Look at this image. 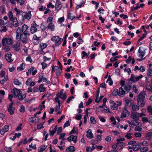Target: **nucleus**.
Instances as JSON below:
<instances>
[{"label":"nucleus","instance_id":"1","mask_svg":"<svg viewBox=\"0 0 152 152\" xmlns=\"http://www.w3.org/2000/svg\"><path fill=\"white\" fill-rule=\"evenodd\" d=\"M16 39L18 41H21L23 44H26L28 42V39L27 36L23 34H22L21 29L20 27H18L16 32Z\"/></svg>","mask_w":152,"mask_h":152},{"label":"nucleus","instance_id":"2","mask_svg":"<svg viewBox=\"0 0 152 152\" xmlns=\"http://www.w3.org/2000/svg\"><path fill=\"white\" fill-rule=\"evenodd\" d=\"M146 93L143 91L138 95L137 98V102L138 105L141 107H144L145 104V96Z\"/></svg>","mask_w":152,"mask_h":152},{"label":"nucleus","instance_id":"3","mask_svg":"<svg viewBox=\"0 0 152 152\" xmlns=\"http://www.w3.org/2000/svg\"><path fill=\"white\" fill-rule=\"evenodd\" d=\"M131 87L128 84H126L124 86H123L119 88V92L118 94L119 95L123 97L125 95L126 92H128L130 90Z\"/></svg>","mask_w":152,"mask_h":152},{"label":"nucleus","instance_id":"4","mask_svg":"<svg viewBox=\"0 0 152 152\" xmlns=\"http://www.w3.org/2000/svg\"><path fill=\"white\" fill-rule=\"evenodd\" d=\"M12 40L10 38H4L2 39V45L4 46H7V45H10L12 44Z\"/></svg>","mask_w":152,"mask_h":152},{"label":"nucleus","instance_id":"5","mask_svg":"<svg viewBox=\"0 0 152 152\" xmlns=\"http://www.w3.org/2000/svg\"><path fill=\"white\" fill-rule=\"evenodd\" d=\"M51 40L56 43L55 46H58L61 42V39L57 36L53 37L51 39Z\"/></svg>","mask_w":152,"mask_h":152},{"label":"nucleus","instance_id":"6","mask_svg":"<svg viewBox=\"0 0 152 152\" xmlns=\"http://www.w3.org/2000/svg\"><path fill=\"white\" fill-rule=\"evenodd\" d=\"M142 77V76L141 75L139 76L136 77V76L132 74L131 75L129 80L130 81L135 82L139 80Z\"/></svg>","mask_w":152,"mask_h":152},{"label":"nucleus","instance_id":"7","mask_svg":"<svg viewBox=\"0 0 152 152\" xmlns=\"http://www.w3.org/2000/svg\"><path fill=\"white\" fill-rule=\"evenodd\" d=\"M129 115V112L125 107L124 108L123 112L121 113V118H124L128 116Z\"/></svg>","mask_w":152,"mask_h":152},{"label":"nucleus","instance_id":"8","mask_svg":"<svg viewBox=\"0 0 152 152\" xmlns=\"http://www.w3.org/2000/svg\"><path fill=\"white\" fill-rule=\"evenodd\" d=\"M13 104V102H11L9 105V108L8 109V112L10 115H12L14 113L15 108L12 107Z\"/></svg>","mask_w":152,"mask_h":152},{"label":"nucleus","instance_id":"9","mask_svg":"<svg viewBox=\"0 0 152 152\" xmlns=\"http://www.w3.org/2000/svg\"><path fill=\"white\" fill-rule=\"evenodd\" d=\"M139 113H137L136 112L133 111L131 112V117L133 119L137 120L138 119Z\"/></svg>","mask_w":152,"mask_h":152},{"label":"nucleus","instance_id":"10","mask_svg":"<svg viewBox=\"0 0 152 152\" xmlns=\"http://www.w3.org/2000/svg\"><path fill=\"white\" fill-rule=\"evenodd\" d=\"M9 126L8 125H6L4 127L2 128L0 131V133L1 135H3L4 133L7 132L9 129Z\"/></svg>","mask_w":152,"mask_h":152},{"label":"nucleus","instance_id":"11","mask_svg":"<svg viewBox=\"0 0 152 152\" xmlns=\"http://www.w3.org/2000/svg\"><path fill=\"white\" fill-rule=\"evenodd\" d=\"M23 13H24V16L21 15L23 18H25L27 19H29L31 18V15L30 11H29L27 13L23 12Z\"/></svg>","mask_w":152,"mask_h":152},{"label":"nucleus","instance_id":"12","mask_svg":"<svg viewBox=\"0 0 152 152\" xmlns=\"http://www.w3.org/2000/svg\"><path fill=\"white\" fill-rule=\"evenodd\" d=\"M62 7V5L61 4V3L58 0H57L56 4L55 6V10L58 11L60 10Z\"/></svg>","mask_w":152,"mask_h":152},{"label":"nucleus","instance_id":"13","mask_svg":"<svg viewBox=\"0 0 152 152\" xmlns=\"http://www.w3.org/2000/svg\"><path fill=\"white\" fill-rule=\"evenodd\" d=\"M12 55L11 53L5 55V59L8 62L10 63L13 61V60L11 58Z\"/></svg>","mask_w":152,"mask_h":152},{"label":"nucleus","instance_id":"14","mask_svg":"<svg viewBox=\"0 0 152 152\" xmlns=\"http://www.w3.org/2000/svg\"><path fill=\"white\" fill-rule=\"evenodd\" d=\"M14 94V95L16 97L18 96L20 93L21 91L16 88H15L12 90L11 91Z\"/></svg>","mask_w":152,"mask_h":152},{"label":"nucleus","instance_id":"15","mask_svg":"<svg viewBox=\"0 0 152 152\" xmlns=\"http://www.w3.org/2000/svg\"><path fill=\"white\" fill-rule=\"evenodd\" d=\"M26 96V95L25 93L21 92L18 95V98L19 100H22L25 98Z\"/></svg>","mask_w":152,"mask_h":152},{"label":"nucleus","instance_id":"16","mask_svg":"<svg viewBox=\"0 0 152 152\" xmlns=\"http://www.w3.org/2000/svg\"><path fill=\"white\" fill-rule=\"evenodd\" d=\"M86 133L87 134L86 136L88 138L92 139L93 138V135L91 133V129H88L86 132Z\"/></svg>","mask_w":152,"mask_h":152},{"label":"nucleus","instance_id":"17","mask_svg":"<svg viewBox=\"0 0 152 152\" xmlns=\"http://www.w3.org/2000/svg\"><path fill=\"white\" fill-rule=\"evenodd\" d=\"M75 148L73 146H70L68 147L66 149L67 152H74Z\"/></svg>","mask_w":152,"mask_h":152},{"label":"nucleus","instance_id":"18","mask_svg":"<svg viewBox=\"0 0 152 152\" xmlns=\"http://www.w3.org/2000/svg\"><path fill=\"white\" fill-rule=\"evenodd\" d=\"M37 31V29L36 27L35 26H34V25H32L31 24V27L30 28L31 33V34H33L36 32Z\"/></svg>","mask_w":152,"mask_h":152},{"label":"nucleus","instance_id":"19","mask_svg":"<svg viewBox=\"0 0 152 152\" xmlns=\"http://www.w3.org/2000/svg\"><path fill=\"white\" fill-rule=\"evenodd\" d=\"M132 122L133 124L136 126H140V127L141 125V124L139 122H137L136 121V120H132Z\"/></svg>","mask_w":152,"mask_h":152},{"label":"nucleus","instance_id":"20","mask_svg":"<svg viewBox=\"0 0 152 152\" xmlns=\"http://www.w3.org/2000/svg\"><path fill=\"white\" fill-rule=\"evenodd\" d=\"M118 149L120 150H122L123 149V145H124V143L123 142H117Z\"/></svg>","mask_w":152,"mask_h":152},{"label":"nucleus","instance_id":"21","mask_svg":"<svg viewBox=\"0 0 152 152\" xmlns=\"http://www.w3.org/2000/svg\"><path fill=\"white\" fill-rule=\"evenodd\" d=\"M12 25L13 26L15 27H17L18 26V21L16 18H14V19L12 20Z\"/></svg>","mask_w":152,"mask_h":152},{"label":"nucleus","instance_id":"22","mask_svg":"<svg viewBox=\"0 0 152 152\" xmlns=\"http://www.w3.org/2000/svg\"><path fill=\"white\" fill-rule=\"evenodd\" d=\"M47 27L48 28L50 29L52 31L54 30V25L53 23L52 22H50V23L48 24Z\"/></svg>","mask_w":152,"mask_h":152},{"label":"nucleus","instance_id":"23","mask_svg":"<svg viewBox=\"0 0 152 152\" xmlns=\"http://www.w3.org/2000/svg\"><path fill=\"white\" fill-rule=\"evenodd\" d=\"M141 148V146L139 144L134 145L132 146V148L134 151H137Z\"/></svg>","mask_w":152,"mask_h":152},{"label":"nucleus","instance_id":"24","mask_svg":"<svg viewBox=\"0 0 152 152\" xmlns=\"http://www.w3.org/2000/svg\"><path fill=\"white\" fill-rule=\"evenodd\" d=\"M125 101L126 102V106L129 107L131 105L132 102L129 99H128L127 98H126L125 99Z\"/></svg>","mask_w":152,"mask_h":152},{"label":"nucleus","instance_id":"25","mask_svg":"<svg viewBox=\"0 0 152 152\" xmlns=\"http://www.w3.org/2000/svg\"><path fill=\"white\" fill-rule=\"evenodd\" d=\"M14 10L16 12V15H23L24 16V13H23V12L22 11L18 10L17 8H14Z\"/></svg>","mask_w":152,"mask_h":152},{"label":"nucleus","instance_id":"26","mask_svg":"<svg viewBox=\"0 0 152 152\" xmlns=\"http://www.w3.org/2000/svg\"><path fill=\"white\" fill-rule=\"evenodd\" d=\"M60 105L59 106V105H58V106L56 105L55 108V111L57 112V113L58 114H60L62 112V111L60 110Z\"/></svg>","mask_w":152,"mask_h":152},{"label":"nucleus","instance_id":"27","mask_svg":"<svg viewBox=\"0 0 152 152\" xmlns=\"http://www.w3.org/2000/svg\"><path fill=\"white\" fill-rule=\"evenodd\" d=\"M25 65L24 63L21 64L20 66L17 67V70L18 71H21L24 69L25 68Z\"/></svg>","mask_w":152,"mask_h":152},{"label":"nucleus","instance_id":"28","mask_svg":"<svg viewBox=\"0 0 152 152\" xmlns=\"http://www.w3.org/2000/svg\"><path fill=\"white\" fill-rule=\"evenodd\" d=\"M15 50L16 51H18L20 48V45L19 42L17 43L14 46Z\"/></svg>","mask_w":152,"mask_h":152},{"label":"nucleus","instance_id":"29","mask_svg":"<svg viewBox=\"0 0 152 152\" xmlns=\"http://www.w3.org/2000/svg\"><path fill=\"white\" fill-rule=\"evenodd\" d=\"M76 137L75 136H74V135H71L67 139V140H69V141L71 142V141H72L74 142L75 143L77 141L75 140H72V138H76Z\"/></svg>","mask_w":152,"mask_h":152},{"label":"nucleus","instance_id":"30","mask_svg":"<svg viewBox=\"0 0 152 152\" xmlns=\"http://www.w3.org/2000/svg\"><path fill=\"white\" fill-rule=\"evenodd\" d=\"M28 26L25 24H24L22 26L21 28V32L22 33L25 32L28 28Z\"/></svg>","mask_w":152,"mask_h":152},{"label":"nucleus","instance_id":"31","mask_svg":"<svg viewBox=\"0 0 152 152\" xmlns=\"http://www.w3.org/2000/svg\"><path fill=\"white\" fill-rule=\"evenodd\" d=\"M138 52L139 53V56L141 58H142L145 55V53L142 51L140 50V48L138 50Z\"/></svg>","mask_w":152,"mask_h":152},{"label":"nucleus","instance_id":"32","mask_svg":"<svg viewBox=\"0 0 152 152\" xmlns=\"http://www.w3.org/2000/svg\"><path fill=\"white\" fill-rule=\"evenodd\" d=\"M132 108L133 110L135 111L138 110L139 109V107L138 105L136 104H133L132 105Z\"/></svg>","mask_w":152,"mask_h":152},{"label":"nucleus","instance_id":"33","mask_svg":"<svg viewBox=\"0 0 152 152\" xmlns=\"http://www.w3.org/2000/svg\"><path fill=\"white\" fill-rule=\"evenodd\" d=\"M9 17L10 21H12L13 19H14L12 11H10L9 12Z\"/></svg>","mask_w":152,"mask_h":152},{"label":"nucleus","instance_id":"34","mask_svg":"<svg viewBox=\"0 0 152 152\" xmlns=\"http://www.w3.org/2000/svg\"><path fill=\"white\" fill-rule=\"evenodd\" d=\"M107 82L109 84L110 86H111L113 84V82L112 80V79L110 77V75L109 76L108 78L107 81Z\"/></svg>","mask_w":152,"mask_h":152},{"label":"nucleus","instance_id":"35","mask_svg":"<svg viewBox=\"0 0 152 152\" xmlns=\"http://www.w3.org/2000/svg\"><path fill=\"white\" fill-rule=\"evenodd\" d=\"M47 146L45 145H42L40 149L39 150V152H42L44 151L46 149Z\"/></svg>","mask_w":152,"mask_h":152},{"label":"nucleus","instance_id":"36","mask_svg":"<svg viewBox=\"0 0 152 152\" xmlns=\"http://www.w3.org/2000/svg\"><path fill=\"white\" fill-rule=\"evenodd\" d=\"M44 85L43 84H41L39 86V91L40 92H44L45 90V88H44Z\"/></svg>","mask_w":152,"mask_h":152},{"label":"nucleus","instance_id":"37","mask_svg":"<svg viewBox=\"0 0 152 152\" xmlns=\"http://www.w3.org/2000/svg\"><path fill=\"white\" fill-rule=\"evenodd\" d=\"M14 83L15 85L20 86L21 85V83L19 81V80L18 79H15Z\"/></svg>","mask_w":152,"mask_h":152},{"label":"nucleus","instance_id":"38","mask_svg":"<svg viewBox=\"0 0 152 152\" xmlns=\"http://www.w3.org/2000/svg\"><path fill=\"white\" fill-rule=\"evenodd\" d=\"M111 109L115 110H117L118 109V107L117 105V104L115 103H114L113 105L111 106Z\"/></svg>","mask_w":152,"mask_h":152},{"label":"nucleus","instance_id":"39","mask_svg":"<svg viewBox=\"0 0 152 152\" xmlns=\"http://www.w3.org/2000/svg\"><path fill=\"white\" fill-rule=\"evenodd\" d=\"M140 151L141 152H145L148 150V147H145L140 149Z\"/></svg>","mask_w":152,"mask_h":152},{"label":"nucleus","instance_id":"40","mask_svg":"<svg viewBox=\"0 0 152 152\" xmlns=\"http://www.w3.org/2000/svg\"><path fill=\"white\" fill-rule=\"evenodd\" d=\"M58 94H56V96H57L55 98V100L56 102H58V105H59V106L60 105V102L59 100L58 99V98H59V97Z\"/></svg>","mask_w":152,"mask_h":152},{"label":"nucleus","instance_id":"41","mask_svg":"<svg viewBox=\"0 0 152 152\" xmlns=\"http://www.w3.org/2000/svg\"><path fill=\"white\" fill-rule=\"evenodd\" d=\"M2 28L0 30L1 33L6 32L7 30V28L6 26H3Z\"/></svg>","mask_w":152,"mask_h":152},{"label":"nucleus","instance_id":"42","mask_svg":"<svg viewBox=\"0 0 152 152\" xmlns=\"http://www.w3.org/2000/svg\"><path fill=\"white\" fill-rule=\"evenodd\" d=\"M59 97L61 99L63 100H65L66 99V94L65 93L63 95H59Z\"/></svg>","mask_w":152,"mask_h":152},{"label":"nucleus","instance_id":"43","mask_svg":"<svg viewBox=\"0 0 152 152\" xmlns=\"http://www.w3.org/2000/svg\"><path fill=\"white\" fill-rule=\"evenodd\" d=\"M8 77L7 76L6 77H5L4 79L0 81V82L2 84H3L4 82L7 81L8 80Z\"/></svg>","mask_w":152,"mask_h":152},{"label":"nucleus","instance_id":"44","mask_svg":"<svg viewBox=\"0 0 152 152\" xmlns=\"http://www.w3.org/2000/svg\"><path fill=\"white\" fill-rule=\"evenodd\" d=\"M142 120L145 123L148 122L150 123L151 121H149L147 117H142Z\"/></svg>","mask_w":152,"mask_h":152},{"label":"nucleus","instance_id":"45","mask_svg":"<svg viewBox=\"0 0 152 152\" xmlns=\"http://www.w3.org/2000/svg\"><path fill=\"white\" fill-rule=\"evenodd\" d=\"M133 90L136 93H139L138 89H137V87L136 86L134 85L133 86Z\"/></svg>","mask_w":152,"mask_h":152},{"label":"nucleus","instance_id":"46","mask_svg":"<svg viewBox=\"0 0 152 152\" xmlns=\"http://www.w3.org/2000/svg\"><path fill=\"white\" fill-rule=\"evenodd\" d=\"M90 120L91 124H95L96 121L95 118L91 116L90 118Z\"/></svg>","mask_w":152,"mask_h":152},{"label":"nucleus","instance_id":"47","mask_svg":"<svg viewBox=\"0 0 152 152\" xmlns=\"http://www.w3.org/2000/svg\"><path fill=\"white\" fill-rule=\"evenodd\" d=\"M16 1L19 3L21 6L23 5L25 3L24 0H16Z\"/></svg>","mask_w":152,"mask_h":152},{"label":"nucleus","instance_id":"48","mask_svg":"<svg viewBox=\"0 0 152 152\" xmlns=\"http://www.w3.org/2000/svg\"><path fill=\"white\" fill-rule=\"evenodd\" d=\"M47 28V27L45 26V25L43 24V23H42L41 24L40 28L42 31H45L46 29Z\"/></svg>","mask_w":152,"mask_h":152},{"label":"nucleus","instance_id":"49","mask_svg":"<svg viewBox=\"0 0 152 152\" xmlns=\"http://www.w3.org/2000/svg\"><path fill=\"white\" fill-rule=\"evenodd\" d=\"M43 123H41L40 124H38L37 125V129H42L44 128L43 126Z\"/></svg>","mask_w":152,"mask_h":152},{"label":"nucleus","instance_id":"50","mask_svg":"<svg viewBox=\"0 0 152 152\" xmlns=\"http://www.w3.org/2000/svg\"><path fill=\"white\" fill-rule=\"evenodd\" d=\"M132 133H127L125 135V137L128 139H131L132 138V137L131 136V134Z\"/></svg>","mask_w":152,"mask_h":152},{"label":"nucleus","instance_id":"51","mask_svg":"<svg viewBox=\"0 0 152 152\" xmlns=\"http://www.w3.org/2000/svg\"><path fill=\"white\" fill-rule=\"evenodd\" d=\"M62 128L61 127L58 128L57 131V134L59 135L62 132Z\"/></svg>","mask_w":152,"mask_h":152},{"label":"nucleus","instance_id":"52","mask_svg":"<svg viewBox=\"0 0 152 152\" xmlns=\"http://www.w3.org/2000/svg\"><path fill=\"white\" fill-rule=\"evenodd\" d=\"M31 79L30 78H29L26 81V84L27 86H29L30 83L31 81Z\"/></svg>","mask_w":152,"mask_h":152},{"label":"nucleus","instance_id":"53","mask_svg":"<svg viewBox=\"0 0 152 152\" xmlns=\"http://www.w3.org/2000/svg\"><path fill=\"white\" fill-rule=\"evenodd\" d=\"M147 75L150 76H152V69H149L148 71L147 72Z\"/></svg>","mask_w":152,"mask_h":152},{"label":"nucleus","instance_id":"54","mask_svg":"<svg viewBox=\"0 0 152 152\" xmlns=\"http://www.w3.org/2000/svg\"><path fill=\"white\" fill-rule=\"evenodd\" d=\"M118 94V90L117 89H114L113 91V94L115 96L117 95Z\"/></svg>","mask_w":152,"mask_h":152},{"label":"nucleus","instance_id":"55","mask_svg":"<svg viewBox=\"0 0 152 152\" xmlns=\"http://www.w3.org/2000/svg\"><path fill=\"white\" fill-rule=\"evenodd\" d=\"M118 56H117L115 57L111 58L110 59V61L111 62H113L117 60L118 58H119Z\"/></svg>","mask_w":152,"mask_h":152},{"label":"nucleus","instance_id":"56","mask_svg":"<svg viewBox=\"0 0 152 152\" xmlns=\"http://www.w3.org/2000/svg\"><path fill=\"white\" fill-rule=\"evenodd\" d=\"M20 111L21 112L24 113L25 111V107L23 105H21L20 106Z\"/></svg>","mask_w":152,"mask_h":152},{"label":"nucleus","instance_id":"57","mask_svg":"<svg viewBox=\"0 0 152 152\" xmlns=\"http://www.w3.org/2000/svg\"><path fill=\"white\" fill-rule=\"evenodd\" d=\"M56 131L54 129L52 130H50V135L51 136H52L55 133Z\"/></svg>","mask_w":152,"mask_h":152},{"label":"nucleus","instance_id":"58","mask_svg":"<svg viewBox=\"0 0 152 152\" xmlns=\"http://www.w3.org/2000/svg\"><path fill=\"white\" fill-rule=\"evenodd\" d=\"M70 126V123L69 121H67L64 125V127L65 128L66 127L69 126Z\"/></svg>","mask_w":152,"mask_h":152},{"label":"nucleus","instance_id":"59","mask_svg":"<svg viewBox=\"0 0 152 152\" xmlns=\"http://www.w3.org/2000/svg\"><path fill=\"white\" fill-rule=\"evenodd\" d=\"M41 64L42 65V68L43 69H44L47 66V64L44 62H42Z\"/></svg>","mask_w":152,"mask_h":152},{"label":"nucleus","instance_id":"60","mask_svg":"<svg viewBox=\"0 0 152 152\" xmlns=\"http://www.w3.org/2000/svg\"><path fill=\"white\" fill-rule=\"evenodd\" d=\"M74 98V97L73 96H70L69 97V98L67 99L66 102L67 103H69V102L72 100V99H73Z\"/></svg>","mask_w":152,"mask_h":152},{"label":"nucleus","instance_id":"61","mask_svg":"<svg viewBox=\"0 0 152 152\" xmlns=\"http://www.w3.org/2000/svg\"><path fill=\"white\" fill-rule=\"evenodd\" d=\"M142 129V128L140 126H136L135 129L134 130L135 131L140 132Z\"/></svg>","mask_w":152,"mask_h":152},{"label":"nucleus","instance_id":"62","mask_svg":"<svg viewBox=\"0 0 152 152\" xmlns=\"http://www.w3.org/2000/svg\"><path fill=\"white\" fill-rule=\"evenodd\" d=\"M81 115H77L75 117L76 119L78 120H80L82 118Z\"/></svg>","mask_w":152,"mask_h":152},{"label":"nucleus","instance_id":"63","mask_svg":"<svg viewBox=\"0 0 152 152\" xmlns=\"http://www.w3.org/2000/svg\"><path fill=\"white\" fill-rule=\"evenodd\" d=\"M65 77L67 79H69L71 77V75L69 73H66L65 75Z\"/></svg>","mask_w":152,"mask_h":152},{"label":"nucleus","instance_id":"64","mask_svg":"<svg viewBox=\"0 0 152 152\" xmlns=\"http://www.w3.org/2000/svg\"><path fill=\"white\" fill-rule=\"evenodd\" d=\"M148 111L151 113H152V106H149L147 108Z\"/></svg>","mask_w":152,"mask_h":152}]
</instances>
